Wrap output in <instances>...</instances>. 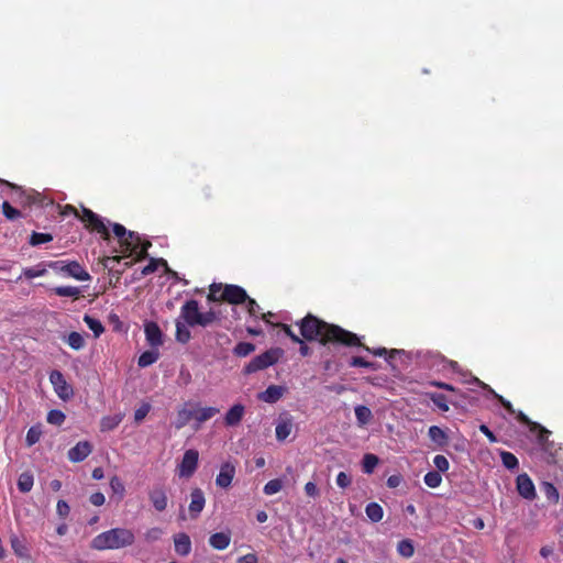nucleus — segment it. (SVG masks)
<instances>
[{"instance_id": "nucleus-1", "label": "nucleus", "mask_w": 563, "mask_h": 563, "mask_svg": "<svg viewBox=\"0 0 563 563\" xmlns=\"http://www.w3.org/2000/svg\"><path fill=\"white\" fill-rule=\"evenodd\" d=\"M301 336L309 341H318L321 345H342L352 347L361 344L357 334L333 323H328L318 317L308 313L296 323Z\"/></svg>"}, {"instance_id": "nucleus-15", "label": "nucleus", "mask_w": 563, "mask_h": 563, "mask_svg": "<svg viewBox=\"0 0 563 563\" xmlns=\"http://www.w3.org/2000/svg\"><path fill=\"white\" fill-rule=\"evenodd\" d=\"M516 484L517 490L521 497L528 500H532L536 498L534 484L526 473L518 475Z\"/></svg>"}, {"instance_id": "nucleus-36", "label": "nucleus", "mask_w": 563, "mask_h": 563, "mask_svg": "<svg viewBox=\"0 0 563 563\" xmlns=\"http://www.w3.org/2000/svg\"><path fill=\"white\" fill-rule=\"evenodd\" d=\"M354 412L358 423L362 426L367 424L373 418L371 409L363 405L356 406Z\"/></svg>"}, {"instance_id": "nucleus-40", "label": "nucleus", "mask_w": 563, "mask_h": 563, "mask_svg": "<svg viewBox=\"0 0 563 563\" xmlns=\"http://www.w3.org/2000/svg\"><path fill=\"white\" fill-rule=\"evenodd\" d=\"M500 459H501L503 465L508 470H516L519 467V461L516 457V455L512 454L511 452L501 451Z\"/></svg>"}, {"instance_id": "nucleus-41", "label": "nucleus", "mask_w": 563, "mask_h": 563, "mask_svg": "<svg viewBox=\"0 0 563 563\" xmlns=\"http://www.w3.org/2000/svg\"><path fill=\"white\" fill-rule=\"evenodd\" d=\"M11 545L15 554H18L19 556H27L29 550L24 539H21L15 536L11 539Z\"/></svg>"}, {"instance_id": "nucleus-14", "label": "nucleus", "mask_w": 563, "mask_h": 563, "mask_svg": "<svg viewBox=\"0 0 563 563\" xmlns=\"http://www.w3.org/2000/svg\"><path fill=\"white\" fill-rule=\"evenodd\" d=\"M206 505L205 494L201 488H194L190 493V504L188 507L191 519H197Z\"/></svg>"}, {"instance_id": "nucleus-51", "label": "nucleus", "mask_w": 563, "mask_h": 563, "mask_svg": "<svg viewBox=\"0 0 563 563\" xmlns=\"http://www.w3.org/2000/svg\"><path fill=\"white\" fill-rule=\"evenodd\" d=\"M274 327L276 328H279L282 329V331L294 342H300V336L297 335L290 325L286 324V323H282V322H278V323H275L273 324Z\"/></svg>"}, {"instance_id": "nucleus-17", "label": "nucleus", "mask_w": 563, "mask_h": 563, "mask_svg": "<svg viewBox=\"0 0 563 563\" xmlns=\"http://www.w3.org/2000/svg\"><path fill=\"white\" fill-rule=\"evenodd\" d=\"M92 451L88 441H80L68 451V459L74 463L84 461Z\"/></svg>"}, {"instance_id": "nucleus-54", "label": "nucleus", "mask_w": 563, "mask_h": 563, "mask_svg": "<svg viewBox=\"0 0 563 563\" xmlns=\"http://www.w3.org/2000/svg\"><path fill=\"white\" fill-rule=\"evenodd\" d=\"M110 487L114 494H119L121 496L124 495L125 487H124L122 481L117 475L111 477Z\"/></svg>"}, {"instance_id": "nucleus-19", "label": "nucleus", "mask_w": 563, "mask_h": 563, "mask_svg": "<svg viewBox=\"0 0 563 563\" xmlns=\"http://www.w3.org/2000/svg\"><path fill=\"white\" fill-rule=\"evenodd\" d=\"M245 415V407L242 404L233 405L224 416V424L227 427L238 426Z\"/></svg>"}, {"instance_id": "nucleus-47", "label": "nucleus", "mask_w": 563, "mask_h": 563, "mask_svg": "<svg viewBox=\"0 0 563 563\" xmlns=\"http://www.w3.org/2000/svg\"><path fill=\"white\" fill-rule=\"evenodd\" d=\"M398 553L404 558H411L415 553L413 544L410 540H401L397 545Z\"/></svg>"}, {"instance_id": "nucleus-4", "label": "nucleus", "mask_w": 563, "mask_h": 563, "mask_svg": "<svg viewBox=\"0 0 563 563\" xmlns=\"http://www.w3.org/2000/svg\"><path fill=\"white\" fill-rule=\"evenodd\" d=\"M280 349H271L252 358L244 367L243 373L249 375L276 364L282 356Z\"/></svg>"}, {"instance_id": "nucleus-60", "label": "nucleus", "mask_w": 563, "mask_h": 563, "mask_svg": "<svg viewBox=\"0 0 563 563\" xmlns=\"http://www.w3.org/2000/svg\"><path fill=\"white\" fill-rule=\"evenodd\" d=\"M494 397L499 401V404L509 412L510 415H515L516 410L512 407L511 402L507 399H505L503 396L496 394L494 390H492Z\"/></svg>"}, {"instance_id": "nucleus-16", "label": "nucleus", "mask_w": 563, "mask_h": 563, "mask_svg": "<svg viewBox=\"0 0 563 563\" xmlns=\"http://www.w3.org/2000/svg\"><path fill=\"white\" fill-rule=\"evenodd\" d=\"M235 466L230 463L225 462L221 465L220 472L216 477V484L217 486L221 488H228L231 486L232 481L235 476Z\"/></svg>"}, {"instance_id": "nucleus-42", "label": "nucleus", "mask_w": 563, "mask_h": 563, "mask_svg": "<svg viewBox=\"0 0 563 563\" xmlns=\"http://www.w3.org/2000/svg\"><path fill=\"white\" fill-rule=\"evenodd\" d=\"M424 484L430 488H437L442 483V476L437 471L428 472L423 477Z\"/></svg>"}, {"instance_id": "nucleus-45", "label": "nucleus", "mask_w": 563, "mask_h": 563, "mask_svg": "<svg viewBox=\"0 0 563 563\" xmlns=\"http://www.w3.org/2000/svg\"><path fill=\"white\" fill-rule=\"evenodd\" d=\"M349 365L351 367H365V368H371L373 371L378 369V365L376 363L366 361L365 358H363L361 356H352L349 362Z\"/></svg>"}, {"instance_id": "nucleus-30", "label": "nucleus", "mask_w": 563, "mask_h": 563, "mask_svg": "<svg viewBox=\"0 0 563 563\" xmlns=\"http://www.w3.org/2000/svg\"><path fill=\"white\" fill-rule=\"evenodd\" d=\"M34 484V478L31 472H24L19 476L18 488L22 493H29Z\"/></svg>"}, {"instance_id": "nucleus-34", "label": "nucleus", "mask_w": 563, "mask_h": 563, "mask_svg": "<svg viewBox=\"0 0 563 563\" xmlns=\"http://www.w3.org/2000/svg\"><path fill=\"white\" fill-rule=\"evenodd\" d=\"M54 294L59 297H73L78 299L80 296V289L75 286H58L53 289Z\"/></svg>"}, {"instance_id": "nucleus-25", "label": "nucleus", "mask_w": 563, "mask_h": 563, "mask_svg": "<svg viewBox=\"0 0 563 563\" xmlns=\"http://www.w3.org/2000/svg\"><path fill=\"white\" fill-rule=\"evenodd\" d=\"M428 435L438 446L442 448L448 444L449 437L446 432L438 426H431Z\"/></svg>"}, {"instance_id": "nucleus-20", "label": "nucleus", "mask_w": 563, "mask_h": 563, "mask_svg": "<svg viewBox=\"0 0 563 563\" xmlns=\"http://www.w3.org/2000/svg\"><path fill=\"white\" fill-rule=\"evenodd\" d=\"M148 498L157 511H164L168 505V498L163 487H155L148 493Z\"/></svg>"}, {"instance_id": "nucleus-32", "label": "nucleus", "mask_w": 563, "mask_h": 563, "mask_svg": "<svg viewBox=\"0 0 563 563\" xmlns=\"http://www.w3.org/2000/svg\"><path fill=\"white\" fill-rule=\"evenodd\" d=\"M379 459L372 453H366L363 456L362 461V470L365 474H372L375 470V467L378 465Z\"/></svg>"}, {"instance_id": "nucleus-50", "label": "nucleus", "mask_w": 563, "mask_h": 563, "mask_svg": "<svg viewBox=\"0 0 563 563\" xmlns=\"http://www.w3.org/2000/svg\"><path fill=\"white\" fill-rule=\"evenodd\" d=\"M433 464L438 468L437 472L439 473H445L450 467L448 459L444 455L440 454L434 456Z\"/></svg>"}, {"instance_id": "nucleus-38", "label": "nucleus", "mask_w": 563, "mask_h": 563, "mask_svg": "<svg viewBox=\"0 0 563 563\" xmlns=\"http://www.w3.org/2000/svg\"><path fill=\"white\" fill-rule=\"evenodd\" d=\"M292 424L289 420L282 421L276 426L275 433L278 441H285L291 433Z\"/></svg>"}, {"instance_id": "nucleus-23", "label": "nucleus", "mask_w": 563, "mask_h": 563, "mask_svg": "<svg viewBox=\"0 0 563 563\" xmlns=\"http://www.w3.org/2000/svg\"><path fill=\"white\" fill-rule=\"evenodd\" d=\"M231 536L228 532H216L210 536L209 544L216 550H224L229 547Z\"/></svg>"}, {"instance_id": "nucleus-63", "label": "nucleus", "mask_w": 563, "mask_h": 563, "mask_svg": "<svg viewBox=\"0 0 563 563\" xmlns=\"http://www.w3.org/2000/svg\"><path fill=\"white\" fill-rule=\"evenodd\" d=\"M90 503L93 505V506H102L106 501V498H104V495L100 492H97V493H93L91 494L90 498H89Z\"/></svg>"}, {"instance_id": "nucleus-3", "label": "nucleus", "mask_w": 563, "mask_h": 563, "mask_svg": "<svg viewBox=\"0 0 563 563\" xmlns=\"http://www.w3.org/2000/svg\"><path fill=\"white\" fill-rule=\"evenodd\" d=\"M48 268L56 275L73 277L80 282L89 280L91 278L89 273L77 261H51L37 263V277L43 276Z\"/></svg>"}, {"instance_id": "nucleus-31", "label": "nucleus", "mask_w": 563, "mask_h": 563, "mask_svg": "<svg viewBox=\"0 0 563 563\" xmlns=\"http://www.w3.org/2000/svg\"><path fill=\"white\" fill-rule=\"evenodd\" d=\"M159 357V353L158 351H154V350H151V351H145L143 352L139 360H137V365L140 367H147L152 364H154Z\"/></svg>"}, {"instance_id": "nucleus-7", "label": "nucleus", "mask_w": 563, "mask_h": 563, "mask_svg": "<svg viewBox=\"0 0 563 563\" xmlns=\"http://www.w3.org/2000/svg\"><path fill=\"white\" fill-rule=\"evenodd\" d=\"M49 382L53 385L54 391L62 400L67 401L74 396L73 386L67 383L60 371H52Z\"/></svg>"}, {"instance_id": "nucleus-53", "label": "nucleus", "mask_w": 563, "mask_h": 563, "mask_svg": "<svg viewBox=\"0 0 563 563\" xmlns=\"http://www.w3.org/2000/svg\"><path fill=\"white\" fill-rule=\"evenodd\" d=\"M162 534H163V530L158 527H154V528L148 529L144 533V539L147 542H155L161 539Z\"/></svg>"}, {"instance_id": "nucleus-9", "label": "nucleus", "mask_w": 563, "mask_h": 563, "mask_svg": "<svg viewBox=\"0 0 563 563\" xmlns=\"http://www.w3.org/2000/svg\"><path fill=\"white\" fill-rule=\"evenodd\" d=\"M180 319L189 327L200 325L201 312L199 303L195 299L187 300L180 308Z\"/></svg>"}, {"instance_id": "nucleus-2", "label": "nucleus", "mask_w": 563, "mask_h": 563, "mask_svg": "<svg viewBox=\"0 0 563 563\" xmlns=\"http://www.w3.org/2000/svg\"><path fill=\"white\" fill-rule=\"evenodd\" d=\"M134 532L126 528H112L96 536L90 543L91 549L117 550L130 547L134 543Z\"/></svg>"}, {"instance_id": "nucleus-43", "label": "nucleus", "mask_w": 563, "mask_h": 563, "mask_svg": "<svg viewBox=\"0 0 563 563\" xmlns=\"http://www.w3.org/2000/svg\"><path fill=\"white\" fill-rule=\"evenodd\" d=\"M46 420H47V422L49 424L59 427V426H62L65 422L66 416H65V413L62 410L52 409L47 413Z\"/></svg>"}, {"instance_id": "nucleus-29", "label": "nucleus", "mask_w": 563, "mask_h": 563, "mask_svg": "<svg viewBox=\"0 0 563 563\" xmlns=\"http://www.w3.org/2000/svg\"><path fill=\"white\" fill-rule=\"evenodd\" d=\"M122 421L121 415L106 416L100 421V430L102 432L115 429Z\"/></svg>"}, {"instance_id": "nucleus-35", "label": "nucleus", "mask_w": 563, "mask_h": 563, "mask_svg": "<svg viewBox=\"0 0 563 563\" xmlns=\"http://www.w3.org/2000/svg\"><path fill=\"white\" fill-rule=\"evenodd\" d=\"M354 347H362L364 349L365 351H367L368 353L375 355V356H386L388 354L389 358H394L396 354L399 353L398 350H390L388 351L386 347H376V349H372L365 344H363L361 342L360 345H355Z\"/></svg>"}, {"instance_id": "nucleus-11", "label": "nucleus", "mask_w": 563, "mask_h": 563, "mask_svg": "<svg viewBox=\"0 0 563 563\" xmlns=\"http://www.w3.org/2000/svg\"><path fill=\"white\" fill-rule=\"evenodd\" d=\"M222 301L231 305H241L249 299V295L244 288L238 285L228 284L224 285L222 292L220 294Z\"/></svg>"}, {"instance_id": "nucleus-46", "label": "nucleus", "mask_w": 563, "mask_h": 563, "mask_svg": "<svg viewBox=\"0 0 563 563\" xmlns=\"http://www.w3.org/2000/svg\"><path fill=\"white\" fill-rule=\"evenodd\" d=\"M283 488V481L279 478L271 479L267 482L263 488V493L266 496H272L274 494H277Z\"/></svg>"}, {"instance_id": "nucleus-57", "label": "nucleus", "mask_w": 563, "mask_h": 563, "mask_svg": "<svg viewBox=\"0 0 563 563\" xmlns=\"http://www.w3.org/2000/svg\"><path fill=\"white\" fill-rule=\"evenodd\" d=\"M151 406L148 404H143L141 407H139L134 412V420L135 422H141L150 412Z\"/></svg>"}, {"instance_id": "nucleus-64", "label": "nucleus", "mask_w": 563, "mask_h": 563, "mask_svg": "<svg viewBox=\"0 0 563 563\" xmlns=\"http://www.w3.org/2000/svg\"><path fill=\"white\" fill-rule=\"evenodd\" d=\"M257 556L255 553H247L241 558H239L238 563H257Z\"/></svg>"}, {"instance_id": "nucleus-22", "label": "nucleus", "mask_w": 563, "mask_h": 563, "mask_svg": "<svg viewBox=\"0 0 563 563\" xmlns=\"http://www.w3.org/2000/svg\"><path fill=\"white\" fill-rule=\"evenodd\" d=\"M284 393L285 387L278 385H271L258 395V398L264 402L275 404L283 397Z\"/></svg>"}, {"instance_id": "nucleus-27", "label": "nucleus", "mask_w": 563, "mask_h": 563, "mask_svg": "<svg viewBox=\"0 0 563 563\" xmlns=\"http://www.w3.org/2000/svg\"><path fill=\"white\" fill-rule=\"evenodd\" d=\"M365 514L373 522H379L384 517L383 507L377 503H369L365 507Z\"/></svg>"}, {"instance_id": "nucleus-28", "label": "nucleus", "mask_w": 563, "mask_h": 563, "mask_svg": "<svg viewBox=\"0 0 563 563\" xmlns=\"http://www.w3.org/2000/svg\"><path fill=\"white\" fill-rule=\"evenodd\" d=\"M188 328L189 325H187L184 321L176 320L175 336L179 343L186 344L191 339V333Z\"/></svg>"}, {"instance_id": "nucleus-37", "label": "nucleus", "mask_w": 563, "mask_h": 563, "mask_svg": "<svg viewBox=\"0 0 563 563\" xmlns=\"http://www.w3.org/2000/svg\"><path fill=\"white\" fill-rule=\"evenodd\" d=\"M66 342L75 351H79L85 346L84 335L76 331L68 334Z\"/></svg>"}, {"instance_id": "nucleus-5", "label": "nucleus", "mask_w": 563, "mask_h": 563, "mask_svg": "<svg viewBox=\"0 0 563 563\" xmlns=\"http://www.w3.org/2000/svg\"><path fill=\"white\" fill-rule=\"evenodd\" d=\"M38 209L45 210L51 217H55L56 214L60 217L74 214L80 219V214L74 206L66 205L65 207H62L60 205L55 203L53 199L47 198L40 192H37V210Z\"/></svg>"}, {"instance_id": "nucleus-39", "label": "nucleus", "mask_w": 563, "mask_h": 563, "mask_svg": "<svg viewBox=\"0 0 563 563\" xmlns=\"http://www.w3.org/2000/svg\"><path fill=\"white\" fill-rule=\"evenodd\" d=\"M255 351V345L251 342H240L233 349V354L238 357H245Z\"/></svg>"}, {"instance_id": "nucleus-6", "label": "nucleus", "mask_w": 563, "mask_h": 563, "mask_svg": "<svg viewBox=\"0 0 563 563\" xmlns=\"http://www.w3.org/2000/svg\"><path fill=\"white\" fill-rule=\"evenodd\" d=\"M80 220L85 224V228L89 231L97 232L101 235L104 241L110 240V232L106 227L103 220L95 213L92 210L82 207Z\"/></svg>"}, {"instance_id": "nucleus-13", "label": "nucleus", "mask_w": 563, "mask_h": 563, "mask_svg": "<svg viewBox=\"0 0 563 563\" xmlns=\"http://www.w3.org/2000/svg\"><path fill=\"white\" fill-rule=\"evenodd\" d=\"M516 419L520 423L527 426L530 432L537 433V439L540 443H543L548 440L549 431L538 422L531 421L530 418L522 411L517 412Z\"/></svg>"}, {"instance_id": "nucleus-58", "label": "nucleus", "mask_w": 563, "mask_h": 563, "mask_svg": "<svg viewBox=\"0 0 563 563\" xmlns=\"http://www.w3.org/2000/svg\"><path fill=\"white\" fill-rule=\"evenodd\" d=\"M217 320V314L213 310H209L207 312H201V322L200 327H208L212 322Z\"/></svg>"}, {"instance_id": "nucleus-52", "label": "nucleus", "mask_w": 563, "mask_h": 563, "mask_svg": "<svg viewBox=\"0 0 563 563\" xmlns=\"http://www.w3.org/2000/svg\"><path fill=\"white\" fill-rule=\"evenodd\" d=\"M112 231H113L114 235L118 238L120 246L122 244H126L125 239H126L128 230L124 228V225H122L120 223H114L112 225Z\"/></svg>"}, {"instance_id": "nucleus-21", "label": "nucleus", "mask_w": 563, "mask_h": 563, "mask_svg": "<svg viewBox=\"0 0 563 563\" xmlns=\"http://www.w3.org/2000/svg\"><path fill=\"white\" fill-rule=\"evenodd\" d=\"M175 552L180 556H187L191 551V541L187 533L180 532L174 536Z\"/></svg>"}, {"instance_id": "nucleus-18", "label": "nucleus", "mask_w": 563, "mask_h": 563, "mask_svg": "<svg viewBox=\"0 0 563 563\" xmlns=\"http://www.w3.org/2000/svg\"><path fill=\"white\" fill-rule=\"evenodd\" d=\"M191 406L190 402H186L181 408L177 410L176 419L174 421V427L177 430L186 427L191 419H195V409L189 408Z\"/></svg>"}, {"instance_id": "nucleus-59", "label": "nucleus", "mask_w": 563, "mask_h": 563, "mask_svg": "<svg viewBox=\"0 0 563 563\" xmlns=\"http://www.w3.org/2000/svg\"><path fill=\"white\" fill-rule=\"evenodd\" d=\"M244 303L246 305V310H247L249 314L251 317H257V312L260 310V306L256 302V300L249 297V299L245 300Z\"/></svg>"}, {"instance_id": "nucleus-10", "label": "nucleus", "mask_w": 563, "mask_h": 563, "mask_svg": "<svg viewBox=\"0 0 563 563\" xmlns=\"http://www.w3.org/2000/svg\"><path fill=\"white\" fill-rule=\"evenodd\" d=\"M141 240L142 239L139 235V233H136L134 231H128L126 239H125L126 244L121 245L124 256L115 255V256L107 257L104 266L108 267L110 264L120 263L122 257L131 256L133 254V252H136V249L139 247V243H141Z\"/></svg>"}, {"instance_id": "nucleus-55", "label": "nucleus", "mask_w": 563, "mask_h": 563, "mask_svg": "<svg viewBox=\"0 0 563 563\" xmlns=\"http://www.w3.org/2000/svg\"><path fill=\"white\" fill-rule=\"evenodd\" d=\"M336 485L340 487V488H347L351 484H352V477L351 475H349L347 473L345 472H340L338 475H336Z\"/></svg>"}, {"instance_id": "nucleus-12", "label": "nucleus", "mask_w": 563, "mask_h": 563, "mask_svg": "<svg viewBox=\"0 0 563 563\" xmlns=\"http://www.w3.org/2000/svg\"><path fill=\"white\" fill-rule=\"evenodd\" d=\"M144 333L148 345L153 349H157L163 345V332L159 325L154 321H147L144 323Z\"/></svg>"}, {"instance_id": "nucleus-26", "label": "nucleus", "mask_w": 563, "mask_h": 563, "mask_svg": "<svg viewBox=\"0 0 563 563\" xmlns=\"http://www.w3.org/2000/svg\"><path fill=\"white\" fill-rule=\"evenodd\" d=\"M159 266H164L165 272H170V268L168 267L166 260L152 257L150 260L148 264L143 267L141 274H142V276L151 275V274L155 273Z\"/></svg>"}, {"instance_id": "nucleus-8", "label": "nucleus", "mask_w": 563, "mask_h": 563, "mask_svg": "<svg viewBox=\"0 0 563 563\" xmlns=\"http://www.w3.org/2000/svg\"><path fill=\"white\" fill-rule=\"evenodd\" d=\"M199 462V452L194 449H189L185 451L181 462L177 466V473L179 477L189 478L191 477L197 467Z\"/></svg>"}, {"instance_id": "nucleus-48", "label": "nucleus", "mask_w": 563, "mask_h": 563, "mask_svg": "<svg viewBox=\"0 0 563 563\" xmlns=\"http://www.w3.org/2000/svg\"><path fill=\"white\" fill-rule=\"evenodd\" d=\"M223 288H224V286H222V284H217V283L211 284L209 287V294L207 296V300L210 302L222 301V299L220 298V294L222 292Z\"/></svg>"}, {"instance_id": "nucleus-49", "label": "nucleus", "mask_w": 563, "mask_h": 563, "mask_svg": "<svg viewBox=\"0 0 563 563\" xmlns=\"http://www.w3.org/2000/svg\"><path fill=\"white\" fill-rule=\"evenodd\" d=\"M152 246V243L148 240L142 241L139 243V247L136 249V252H133V254L136 255L135 261L140 262L148 256V249Z\"/></svg>"}, {"instance_id": "nucleus-56", "label": "nucleus", "mask_w": 563, "mask_h": 563, "mask_svg": "<svg viewBox=\"0 0 563 563\" xmlns=\"http://www.w3.org/2000/svg\"><path fill=\"white\" fill-rule=\"evenodd\" d=\"M2 210L4 216L10 220H14L20 216V211L13 208L8 201L2 203Z\"/></svg>"}, {"instance_id": "nucleus-44", "label": "nucleus", "mask_w": 563, "mask_h": 563, "mask_svg": "<svg viewBox=\"0 0 563 563\" xmlns=\"http://www.w3.org/2000/svg\"><path fill=\"white\" fill-rule=\"evenodd\" d=\"M84 321L96 336H99L104 331L102 323L93 317L86 314L84 317Z\"/></svg>"}, {"instance_id": "nucleus-62", "label": "nucleus", "mask_w": 563, "mask_h": 563, "mask_svg": "<svg viewBox=\"0 0 563 563\" xmlns=\"http://www.w3.org/2000/svg\"><path fill=\"white\" fill-rule=\"evenodd\" d=\"M305 493L308 497L316 498L319 496V488L317 487L316 483L308 482L305 485Z\"/></svg>"}, {"instance_id": "nucleus-61", "label": "nucleus", "mask_w": 563, "mask_h": 563, "mask_svg": "<svg viewBox=\"0 0 563 563\" xmlns=\"http://www.w3.org/2000/svg\"><path fill=\"white\" fill-rule=\"evenodd\" d=\"M544 492H545V495H547V497L549 499H552L555 503L559 500V493H558V489L555 488V486L553 484L545 483Z\"/></svg>"}, {"instance_id": "nucleus-33", "label": "nucleus", "mask_w": 563, "mask_h": 563, "mask_svg": "<svg viewBox=\"0 0 563 563\" xmlns=\"http://www.w3.org/2000/svg\"><path fill=\"white\" fill-rule=\"evenodd\" d=\"M427 396L441 411H449V400L445 395L440 393H428Z\"/></svg>"}, {"instance_id": "nucleus-24", "label": "nucleus", "mask_w": 563, "mask_h": 563, "mask_svg": "<svg viewBox=\"0 0 563 563\" xmlns=\"http://www.w3.org/2000/svg\"><path fill=\"white\" fill-rule=\"evenodd\" d=\"M219 412H220V409L217 407H205V408L195 409V420L198 423L196 429H198L201 423L210 420Z\"/></svg>"}]
</instances>
